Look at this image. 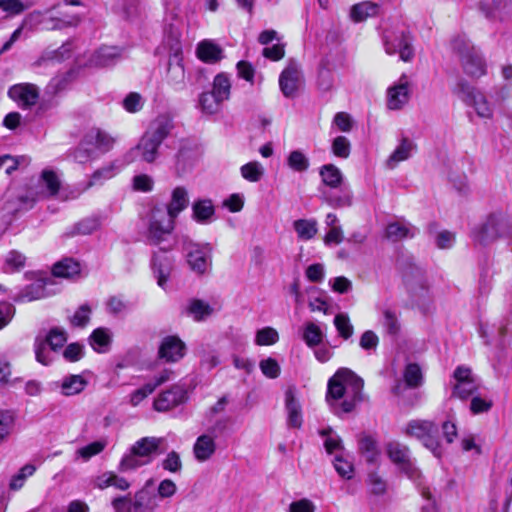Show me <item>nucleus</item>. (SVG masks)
Listing matches in <instances>:
<instances>
[{
  "instance_id": "obj_46",
  "label": "nucleus",
  "mask_w": 512,
  "mask_h": 512,
  "mask_svg": "<svg viewBox=\"0 0 512 512\" xmlns=\"http://www.w3.org/2000/svg\"><path fill=\"white\" fill-rule=\"evenodd\" d=\"M302 338L308 347H316L323 340V333L318 325L308 322L303 327Z\"/></svg>"
},
{
  "instance_id": "obj_40",
  "label": "nucleus",
  "mask_w": 512,
  "mask_h": 512,
  "mask_svg": "<svg viewBox=\"0 0 512 512\" xmlns=\"http://www.w3.org/2000/svg\"><path fill=\"white\" fill-rule=\"evenodd\" d=\"M26 256L18 250L9 251L3 262V271L5 273H16L22 270L26 264Z\"/></svg>"
},
{
  "instance_id": "obj_7",
  "label": "nucleus",
  "mask_w": 512,
  "mask_h": 512,
  "mask_svg": "<svg viewBox=\"0 0 512 512\" xmlns=\"http://www.w3.org/2000/svg\"><path fill=\"white\" fill-rule=\"evenodd\" d=\"M456 92L468 105L474 107L477 115L481 118L491 119L493 117V108L486 97L467 82L461 80L456 86Z\"/></svg>"
},
{
  "instance_id": "obj_18",
  "label": "nucleus",
  "mask_w": 512,
  "mask_h": 512,
  "mask_svg": "<svg viewBox=\"0 0 512 512\" xmlns=\"http://www.w3.org/2000/svg\"><path fill=\"white\" fill-rule=\"evenodd\" d=\"M185 344L177 336H166L159 347V357L166 362H177L185 355Z\"/></svg>"
},
{
  "instance_id": "obj_11",
  "label": "nucleus",
  "mask_w": 512,
  "mask_h": 512,
  "mask_svg": "<svg viewBox=\"0 0 512 512\" xmlns=\"http://www.w3.org/2000/svg\"><path fill=\"white\" fill-rule=\"evenodd\" d=\"M223 100L224 75L218 74L214 79L212 90L201 95L200 106L204 113L213 115L221 110Z\"/></svg>"
},
{
  "instance_id": "obj_23",
  "label": "nucleus",
  "mask_w": 512,
  "mask_h": 512,
  "mask_svg": "<svg viewBox=\"0 0 512 512\" xmlns=\"http://www.w3.org/2000/svg\"><path fill=\"white\" fill-rule=\"evenodd\" d=\"M163 442L164 438L161 437H143L136 441L131 448L133 453L148 459L150 463L153 457L158 454V450Z\"/></svg>"
},
{
  "instance_id": "obj_25",
  "label": "nucleus",
  "mask_w": 512,
  "mask_h": 512,
  "mask_svg": "<svg viewBox=\"0 0 512 512\" xmlns=\"http://www.w3.org/2000/svg\"><path fill=\"white\" fill-rule=\"evenodd\" d=\"M418 229L404 220L391 222L387 225L385 236L387 239L397 242L405 238H413Z\"/></svg>"
},
{
  "instance_id": "obj_10",
  "label": "nucleus",
  "mask_w": 512,
  "mask_h": 512,
  "mask_svg": "<svg viewBox=\"0 0 512 512\" xmlns=\"http://www.w3.org/2000/svg\"><path fill=\"white\" fill-rule=\"evenodd\" d=\"M452 395L460 399H466L478 390L479 384L471 369L467 366H458L454 373Z\"/></svg>"
},
{
  "instance_id": "obj_52",
  "label": "nucleus",
  "mask_w": 512,
  "mask_h": 512,
  "mask_svg": "<svg viewBox=\"0 0 512 512\" xmlns=\"http://www.w3.org/2000/svg\"><path fill=\"white\" fill-rule=\"evenodd\" d=\"M287 164L296 172H304L309 168V160L300 150H294L289 154Z\"/></svg>"
},
{
  "instance_id": "obj_3",
  "label": "nucleus",
  "mask_w": 512,
  "mask_h": 512,
  "mask_svg": "<svg viewBox=\"0 0 512 512\" xmlns=\"http://www.w3.org/2000/svg\"><path fill=\"white\" fill-rule=\"evenodd\" d=\"M498 239L512 240V220L501 214H493L474 235V240L487 245Z\"/></svg>"
},
{
  "instance_id": "obj_16",
  "label": "nucleus",
  "mask_w": 512,
  "mask_h": 512,
  "mask_svg": "<svg viewBox=\"0 0 512 512\" xmlns=\"http://www.w3.org/2000/svg\"><path fill=\"white\" fill-rule=\"evenodd\" d=\"M53 9H58V16H50L44 20L47 30H62L68 27H76L81 22V16L77 13H71L63 9L60 5H55Z\"/></svg>"
},
{
  "instance_id": "obj_50",
  "label": "nucleus",
  "mask_w": 512,
  "mask_h": 512,
  "mask_svg": "<svg viewBox=\"0 0 512 512\" xmlns=\"http://www.w3.org/2000/svg\"><path fill=\"white\" fill-rule=\"evenodd\" d=\"M46 340L41 336H37L34 341V352L37 362L42 365H49L53 362L54 358L52 353L47 349Z\"/></svg>"
},
{
  "instance_id": "obj_58",
  "label": "nucleus",
  "mask_w": 512,
  "mask_h": 512,
  "mask_svg": "<svg viewBox=\"0 0 512 512\" xmlns=\"http://www.w3.org/2000/svg\"><path fill=\"white\" fill-rule=\"evenodd\" d=\"M92 309L88 304L81 305L70 318L71 325L75 327H84L90 321Z\"/></svg>"
},
{
  "instance_id": "obj_33",
  "label": "nucleus",
  "mask_w": 512,
  "mask_h": 512,
  "mask_svg": "<svg viewBox=\"0 0 512 512\" xmlns=\"http://www.w3.org/2000/svg\"><path fill=\"white\" fill-rule=\"evenodd\" d=\"M152 267L155 277L157 278V284L165 289L167 281L172 271V263L168 257L158 258L154 255L152 260Z\"/></svg>"
},
{
  "instance_id": "obj_19",
  "label": "nucleus",
  "mask_w": 512,
  "mask_h": 512,
  "mask_svg": "<svg viewBox=\"0 0 512 512\" xmlns=\"http://www.w3.org/2000/svg\"><path fill=\"white\" fill-rule=\"evenodd\" d=\"M300 71L296 64H289L280 74L279 86L283 95L287 98L295 96L299 83H300Z\"/></svg>"
},
{
  "instance_id": "obj_64",
  "label": "nucleus",
  "mask_w": 512,
  "mask_h": 512,
  "mask_svg": "<svg viewBox=\"0 0 512 512\" xmlns=\"http://www.w3.org/2000/svg\"><path fill=\"white\" fill-rule=\"evenodd\" d=\"M334 467L341 477L346 479L352 478L353 465L349 460L343 458L342 456H336L334 460Z\"/></svg>"
},
{
  "instance_id": "obj_42",
  "label": "nucleus",
  "mask_w": 512,
  "mask_h": 512,
  "mask_svg": "<svg viewBox=\"0 0 512 512\" xmlns=\"http://www.w3.org/2000/svg\"><path fill=\"white\" fill-rule=\"evenodd\" d=\"M377 13L378 5L370 1H365L355 4L351 8L350 15L355 22H361L365 21L369 17L376 16Z\"/></svg>"
},
{
  "instance_id": "obj_29",
  "label": "nucleus",
  "mask_w": 512,
  "mask_h": 512,
  "mask_svg": "<svg viewBox=\"0 0 512 512\" xmlns=\"http://www.w3.org/2000/svg\"><path fill=\"white\" fill-rule=\"evenodd\" d=\"M133 506L135 512H154L159 504L156 495L146 489H141L134 495Z\"/></svg>"
},
{
  "instance_id": "obj_22",
  "label": "nucleus",
  "mask_w": 512,
  "mask_h": 512,
  "mask_svg": "<svg viewBox=\"0 0 512 512\" xmlns=\"http://www.w3.org/2000/svg\"><path fill=\"white\" fill-rule=\"evenodd\" d=\"M222 47L211 39H204L197 44L196 56L208 64H215L222 59Z\"/></svg>"
},
{
  "instance_id": "obj_5",
  "label": "nucleus",
  "mask_w": 512,
  "mask_h": 512,
  "mask_svg": "<svg viewBox=\"0 0 512 512\" xmlns=\"http://www.w3.org/2000/svg\"><path fill=\"white\" fill-rule=\"evenodd\" d=\"M403 432L408 437H414L422 442L435 456L440 457L441 451L438 440V426L429 420L414 419L407 423Z\"/></svg>"
},
{
  "instance_id": "obj_37",
  "label": "nucleus",
  "mask_w": 512,
  "mask_h": 512,
  "mask_svg": "<svg viewBox=\"0 0 512 512\" xmlns=\"http://www.w3.org/2000/svg\"><path fill=\"white\" fill-rule=\"evenodd\" d=\"M293 228L297 237L302 241H308L314 238L318 232V222L316 219H298L293 222Z\"/></svg>"
},
{
  "instance_id": "obj_61",
  "label": "nucleus",
  "mask_w": 512,
  "mask_h": 512,
  "mask_svg": "<svg viewBox=\"0 0 512 512\" xmlns=\"http://www.w3.org/2000/svg\"><path fill=\"white\" fill-rule=\"evenodd\" d=\"M351 144L345 136H338L332 142V151L335 156L348 158L350 155Z\"/></svg>"
},
{
  "instance_id": "obj_30",
  "label": "nucleus",
  "mask_w": 512,
  "mask_h": 512,
  "mask_svg": "<svg viewBox=\"0 0 512 512\" xmlns=\"http://www.w3.org/2000/svg\"><path fill=\"white\" fill-rule=\"evenodd\" d=\"M162 143L144 134L135 147L143 161L153 163L158 157V149Z\"/></svg>"
},
{
  "instance_id": "obj_60",
  "label": "nucleus",
  "mask_w": 512,
  "mask_h": 512,
  "mask_svg": "<svg viewBox=\"0 0 512 512\" xmlns=\"http://www.w3.org/2000/svg\"><path fill=\"white\" fill-rule=\"evenodd\" d=\"M106 310L112 315H120L128 310V303L119 296H111L106 301Z\"/></svg>"
},
{
  "instance_id": "obj_8",
  "label": "nucleus",
  "mask_w": 512,
  "mask_h": 512,
  "mask_svg": "<svg viewBox=\"0 0 512 512\" xmlns=\"http://www.w3.org/2000/svg\"><path fill=\"white\" fill-rule=\"evenodd\" d=\"M60 179L56 172L50 169H45L42 171L40 179H39V186L41 188L40 191L35 193V197L30 200V203L28 204V197H20L19 201L21 202L19 207L12 208V207H6L9 210H18L21 208H29L32 207V204L39 199H44L47 197L55 196L60 188Z\"/></svg>"
},
{
  "instance_id": "obj_55",
  "label": "nucleus",
  "mask_w": 512,
  "mask_h": 512,
  "mask_svg": "<svg viewBox=\"0 0 512 512\" xmlns=\"http://www.w3.org/2000/svg\"><path fill=\"white\" fill-rule=\"evenodd\" d=\"M279 340L278 332L272 327H265L257 331L256 344L260 346L273 345Z\"/></svg>"
},
{
  "instance_id": "obj_43",
  "label": "nucleus",
  "mask_w": 512,
  "mask_h": 512,
  "mask_svg": "<svg viewBox=\"0 0 512 512\" xmlns=\"http://www.w3.org/2000/svg\"><path fill=\"white\" fill-rule=\"evenodd\" d=\"M192 211L196 221L206 223L209 222L214 215V206L211 200H198L193 203Z\"/></svg>"
},
{
  "instance_id": "obj_54",
  "label": "nucleus",
  "mask_w": 512,
  "mask_h": 512,
  "mask_svg": "<svg viewBox=\"0 0 512 512\" xmlns=\"http://www.w3.org/2000/svg\"><path fill=\"white\" fill-rule=\"evenodd\" d=\"M106 446H107L106 440L94 441V442L78 449L76 454L78 457H81L83 460L87 461L91 457L100 454L105 449Z\"/></svg>"
},
{
  "instance_id": "obj_48",
  "label": "nucleus",
  "mask_w": 512,
  "mask_h": 512,
  "mask_svg": "<svg viewBox=\"0 0 512 512\" xmlns=\"http://www.w3.org/2000/svg\"><path fill=\"white\" fill-rule=\"evenodd\" d=\"M265 169L257 161L249 162L241 167L242 177L249 182H258L262 179Z\"/></svg>"
},
{
  "instance_id": "obj_27",
  "label": "nucleus",
  "mask_w": 512,
  "mask_h": 512,
  "mask_svg": "<svg viewBox=\"0 0 512 512\" xmlns=\"http://www.w3.org/2000/svg\"><path fill=\"white\" fill-rule=\"evenodd\" d=\"M285 406L288 414V425L292 428H300L302 425L301 406L295 398L293 388H288L285 393Z\"/></svg>"
},
{
  "instance_id": "obj_14",
  "label": "nucleus",
  "mask_w": 512,
  "mask_h": 512,
  "mask_svg": "<svg viewBox=\"0 0 512 512\" xmlns=\"http://www.w3.org/2000/svg\"><path fill=\"white\" fill-rule=\"evenodd\" d=\"M410 82L406 75H402L399 81L388 89L387 106L391 110L401 109L409 100Z\"/></svg>"
},
{
  "instance_id": "obj_44",
  "label": "nucleus",
  "mask_w": 512,
  "mask_h": 512,
  "mask_svg": "<svg viewBox=\"0 0 512 512\" xmlns=\"http://www.w3.org/2000/svg\"><path fill=\"white\" fill-rule=\"evenodd\" d=\"M80 273V264L73 259H63L53 266V275L70 278Z\"/></svg>"
},
{
  "instance_id": "obj_51",
  "label": "nucleus",
  "mask_w": 512,
  "mask_h": 512,
  "mask_svg": "<svg viewBox=\"0 0 512 512\" xmlns=\"http://www.w3.org/2000/svg\"><path fill=\"white\" fill-rule=\"evenodd\" d=\"M359 449L368 462L376 461L379 450L376 441L370 436H364L359 441Z\"/></svg>"
},
{
  "instance_id": "obj_56",
  "label": "nucleus",
  "mask_w": 512,
  "mask_h": 512,
  "mask_svg": "<svg viewBox=\"0 0 512 512\" xmlns=\"http://www.w3.org/2000/svg\"><path fill=\"white\" fill-rule=\"evenodd\" d=\"M99 227V221L96 218H86L78 222L73 230L70 232V235H89L96 231Z\"/></svg>"
},
{
  "instance_id": "obj_62",
  "label": "nucleus",
  "mask_w": 512,
  "mask_h": 512,
  "mask_svg": "<svg viewBox=\"0 0 512 512\" xmlns=\"http://www.w3.org/2000/svg\"><path fill=\"white\" fill-rule=\"evenodd\" d=\"M261 372L268 378L275 379L280 375V366L273 358L261 360L259 363Z\"/></svg>"
},
{
  "instance_id": "obj_36",
  "label": "nucleus",
  "mask_w": 512,
  "mask_h": 512,
  "mask_svg": "<svg viewBox=\"0 0 512 512\" xmlns=\"http://www.w3.org/2000/svg\"><path fill=\"white\" fill-rule=\"evenodd\" d=\"M168 82L176 87H182L185 82V69L182 58L169 59L167 69Z\"/></svg>"
},
{
  "instance_id": "obj_15",
  "label": "nucleus",
  "mask_w": 512,
  "mask_h": 512,
  "mask_svg": "<svg viewBox=\"0 0 512 512\" xmlns=\"http://www.w3.org/2000/svg\"><path fill=\"white\" fill-rule=\"evenodd\" d=\"M121 58V49L114 46H102L94 51L87 65L93 68H106L115 65Z\"/></svg>"
},
{
  "instance_id": "obj_4",
  "label": "nucleus",
  "mask_w": 512,
  "mask_h": 512,
  "mask_svg": "<svg viewBox=\"0 0 512 512\" xmlns=\"http://www.w3.org/2000/svg\"><path fill=\"white\" fill-rule=\"evenodd\" d=\"M383 45L388 55L399 54L404 62H410L414 57L412 37L404 28L386 29L383 34Z\"/></svg>"
},
{
  "instance_id": "obj_34",
  "label": "nucleus",
  "mask_w": 512,
  "mask_h": 512,
  "mask_svg": "<svg viewBox=\"0 0 512 512\" xmlns=\"http://www.w3.org/2000/svg\"><path fill=\"white\" fill-rule=\"evenodd\" d=\"M414 149V143L407 138H403L400 144L387 159V166L391 169L395 168L399 162L407 160L411 156Z\"/></svg>"
},
{
  "instance_id": "obj_13",
  "label": "nucleus",
  "mask_w": 512,
  "mask_h": 512,
  "mask_svg": "<svg viewBox=\"0 0 512 512\" xmlns=\"http://www.w3.org/2000/svg\"><path fill=\"white\" fill-rule=\"evenodd\" d=\"M85 144H89L97 154L109 152L116 143V137L98 127L91 128L85 135Z\"/></svg>"
},
{
  "instance_id": "obj_63",
  "label": "nucleus",
  "mask_w": 512,
  "mask_h": 512,
  "mask_svg": "<svg viewBox=\"0 0 512 512\" xmlns=\"http://www.w3.org/2000/svg\"><path fill=\"white\" fill-rule=\"evenodd\" d=\"M321 435L325 438L324 446L328 453L342 449L341 439L331 429L323 430Z\"/></svg>"
},
{
  "instance_id": "obj_31",
  "label": "nucleus",
  "mask_w": 512,
  "mask_h": 512,
  "mask_svg": "<svg viewBox=\"0 0 512 512\" xmlns=\"http://www.w3.org/2000/svg\"><path fill=\"white\" fill-rule=\"evenodd\" d=\"M185 311L193 320L200 322L210 317L214 313V308L203 300L192 299L189 301Z\"/></svg>"
},
{
  "instance_id": "obj_38",
  "label": "nucleus",
  "mask_w": 512,
  "mask_h": 512,
  "mask_svg": "<svg viewBox=\"0 0 512 512\" xmlns=\"http://www.w3.org/2000/svg\"><path fill=\"white\" fill-rule=\"evenodd\" d=\"M45 282L42 279L36 280L19 292L16 301L30 302L45 297Z\"/></svg>"
},
{
  "instance_id": "obj_45",
  "label": "nucleus",
  "mask_w": 512,
  "mask_h": 512,
  "mask_svg": "<svg viewBox=\"0 0 512 512\" xmlns=\"http://www.w3.org/2000/svg\"><path fill=\"white\" fill-rule=\"evenodd\" d=\"M147 464H149L148 459H144L133 453V449L130 448L129 452L122 457L118 470L123 473L130 472Z\"/></svg>"
},
{
  "instance_id": "obj_17",
  "label": "nucleus",
  "mask_w": 512,
  "mask_h": 512,
  "mask_svg": "<svg viewBox=\"0 0 512 512\" xmlns=\"http://www.w3.org/2000/svg\"><path fill=\"white\" fill-rule=\"evenodd\" d=\"M387 454L390 460L401 467L410 477L416 473L410 459V450L399 442H390L387 445Z\"/></svg>"
},
{
  "instance_id": "obj_26",
  "label": "nucleus",
  "mask_w": 512,
  "mask_h": 512,
  "mask_svg": "<svg viewBox=\"0 0 512 512\" xmlns=\"http://www.w3.org/2000/svg\"><path fill=\"white\" fill-rule=\"evenodd\" d=\"M189 204L188 191L182 186H178L173 189L171 194V200L164 207L166 213L173 218H177L178 215L187 208Z\"/></svg>"
},
{
  "instance_id": "obj_20",
  "label": "nucleus",
  "mask_w": 512,
  "mask_h": 512,
  "mask_svg": "<svg viewBox=\"0 0 512 512\" xmlns=\"http://www.w3.org/2000/svg\"><path fill=\"white\" fill-rule=\"evenodd\" d=\"M173 128V118L169 114H161L150 123L145 134L162 143Z\"/></svg>"
},
{
  "instance_id": "obj_39",
  "label": "nucleus",
  "mask_w": 512,
  "mask_h": 512,
  "mask_svg": "<svg viewBox=\"0 0 512 512\" xmlns=\"http://www.w3.org/2000/svg\"><path fill=\"white\" fill-rule=\"evenodd\" d=\"M112 336L107 328H97L90 336V345L98 353L108 351Z\"/></svg>"
},
{
  "instance_id": "obj_6",
  "label": "nucleus",
  "mask_w": 512,
  "mask_h": 512,
  "mask_svg": "<svg viewBox=\"0 0 512 512\" xmlns=\"http://www.w3.org/2000/svg\"><path fill=\"white\" fill-rule=\"evenodd\" d=\"M453 49L458 53L463 70L467 75L479 78L486 74V64L474 46L457 39L453 42Z\"/></svg>"
},
{
  "instance_id": "obj_24",
  "label": "nucleus",
  "mask_w": 512,
  "mask_h": 512,
  "mask_svg": "<svg viewBox=\"0 0 512 512\" xmlns=\"http://www.w3.org/2000/svg\"><path fill=\"white\" fill-rule=\"evenodd\" d=\"M214 430L199 436L193 446V453L199 462L208 460L215 452Z\"/></svg>"
},
{
  "instance_id": "obj_9",
  "label": "nucleus",
  "mask_w": 512,
  "mask_h": 512,
  "mask_svg": "<svg viewBox=\"0 0 512 512\" xmlns=\"http://www.w3.org/2000/svg\"><path fill=\"white\" fill-rule=\"evenodd\" d=\"M187 262L197 274L206 273L211 265V248L208 245L187 242L184 247Z\"/></svg>"
},
{
  "instance_id": "obj_57",
  "label": "nucleus",
  "mask_w": 512,
  "mask_h": 512,
  "mask_svg": "<svg viewBox=\"0 0 512 512\" xmlns=\"http://www.w3.org/2000/svg\"><path fill=\"white\" fill-rule=\"evenodd\" d=\"M382 325L386 332L390 335H396L400 330L398 316L394 311L390 309H385L383 311Z\"/></svg>"
},
{
  "instance_id": "obj_35",
  "label": "nucleus",
  "mask_w": 512,
  "mask_h": 512,
  "mask_svg": "<svg viewBox=\"0 0 512 512\" xmlns=\"http://www.w3.org/2000/svg\"><path fill=\"white\" fill-rule=\"evenodd\" d=\"M120 171V166L117 162H111L103 167L97 169L92 175L90 180L88 181L86 188L88 189L94 185H101L105 181L116 176Z\"/></svg>"
},
{
  "instance_id": "obj_59",
  "label": "nucleus",
  "mask_w": 512,
  "mask_h": 512,
  "mask_svg": "<svg viewBox=\"0 0 512 512\" xmlns=\"http://www.w3.org/2000/svg\"><path fill=\"white\" fill-rule=\"evenodd\" d=\"M404 378L408 386L410 387H418L422 383V372L420 367L417 364H409L407 365Z\"/></svg>"
},
{
  "instance_id": "obj_49",
  "label": "nucleus",
  "mask_w": 512,
  "mask_h": 512,
  "mask_svg": "<svg viewBox=\"0 0 512 512\" xmlns=\"http://www.w3.org/2000/svg\"><path fill=\"white\" fill-rule=\"evenodd\" d=\"M46 340V344L49 345L50 349L54 352L61 349L67 341V333L64 329L52 328L49 333L42 337Z\"/></svg>"
},
{
  "instance_id": "obj_41",
  "label": "nucleus",
  "mask_w": 512,
  "mask_h": 512,
  "mask_svg": "<svg viewBox=\"0 0 512 512\" xmlns=\"http://www.w3.org/2000/svg\"><path fill=\"white\" fill-rule=\"evenodd\" d=\"M322 182L330 188H338L343 182V174L339 168L333 164H326L320 168Z\"/></svg>"
},
{
  "instance_id": "obj_47",
  "label": "nucleus",
  "mask_w": 512,
  "mask_h": 512,
  "mask_svg": "<svg viewBox=\"0 0 512 512\" xmlns=\"http://www.w3.org/2000/svg\"><path fill=\"white\" fill-rule=\"evenodd\" d=\"M72 159L80 164H85L97 158V154L89 144H85V138L81 140L78 147L71 153Z\"/></svg>"
},
{
  "instance_id": "obj_1",
  "label": "nucleus",
  "mask_w": 512,
  "mask_h": 512,
  "mask_svg": "<svg viewBox=\"0 0 512 512\" xmlns=\"http://www.w3.org/2000/svg\"><path fill=\"white\" fill-rule=\"evenodd\" d=\"M364 381L348 368H340L328 381L326 401L336 415L350 413L362 401Z\"/></svg>"
},
{
  "instance_id": "obj_2",
  "label": "nucleus",
  "mask_w": 512,
  "mask_h": 512,
  "mask_svg": "<svg viewBox=\"0 0 512 512\" xmlns=\"http://www.w3.org/2000/svg\"><path fill=\"white\" fill-rule=\"evenodd\" d=\"M175 228V218L168 215L164 206H154L148 216L146 239L151 245L165 242Z\"/></svg>"
},
{
  "instance_id": "obj_12",
  "label": "nucleus",
  "mask_w": 512,
  "mask_h": 512,
  "mask_svg": "<svg viewBox=\"0 0 512 512\" xmlns=\"http://www.w3.org/2000/svg\"><path fill=\"white\" fill-rule=\"evenodd\" d=\"M8 95L21 108H31L39 99V88L31 83L16 84L9 89Z\"/></svg>"
},
{
  "instance_id": "obj_53",
  "label": "nucleus",
  "mask_w": 512,
  "mask_h": 512,
  "mask_svg": "<svg viewBox=\"0 0 512 512\" xmlns=\"http://www.w3.org/2000/svg\"><path fill=\"white\" fill-rule=\"evenodd\" d=\"M334 325L339 335L345 340L349 339L354 333V327L345 313H339L335 316Z\"/></svg>"
},
{
  "instance_id": "obj_32",
  "label": "nucleus",
  "mask_w": 512,
  "mask_h": 512,
  "mask_svg": "<svg viewBox=\"0 0 512 512\" xmlns=\"http://www.w3.org/2000/svg\"><path fill=\"white\" fill-rule=\"evenodd\" d=\"M61 394L74 396L81 393L87 386V381L81 375H69L59 383Z\"/></svg>"
},
{
  "instance_id": "obj_28",
  "label": "nucleus",
  "mask_w": 512,
  "mask_h": 512,
  "mask_svg": "<svg viewBox=\"0 0 512 512\" xmlns=\"http://www.w3.org/2000/svg\"><path fill=\"white\" fill-rule=\"evenodd\" d=\"M199 152L196 146L183 144L176 155V167L181 173L186 172L197 161Z\"/></svg>"
},
{
  "instance_id": "obj_21",
  "label": "nucleus",
  "mask_w": 512,
  "mask_h": 512,
  "mask_svg": "<svg viewBox=\"0 0 512 512\" xmlns=\"http://www.w3.org/2000/svg\"><path fill=\"white\" fill-rule=\"evenodd\" d=\"M185 390L180 386L161 393L154 401V409L159 412L167 411L184 401Z\"/></svg>"
}]
</instances>
